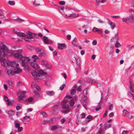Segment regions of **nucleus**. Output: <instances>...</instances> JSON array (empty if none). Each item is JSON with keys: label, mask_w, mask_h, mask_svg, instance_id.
Returning a JSON list of instances; mask_svg holds the SVG:
<instances>
[{"label": "nucleus", "mask_w": 134, "mask_h": 134, "mask_svg": "<svg viewBox=\"0 0 134 134\" xmlns=\"http://www.w3.org/2000/svg\"><path fill=\"white\" fill-rule=\"evenodd\" d=\"M31 74L32 76L35 79H38V77L40 76L41 75L46 74V73L45 72H44L41 70H39L38 73L35 71H32Z\"/></svg>", "instance_id": "nucleus-3"}, {"label": "nucleus", "mask_w": 134, "mask_h": 134, "mask_svg": "<svg viewBox=\"0 0 134 134\" xmlns=\"http://www.w3.org/2000/svg\"><path fill=\"white\" fill-rule=\"evenodd\" d=\"M128 132L129 131H128L124 130V131H123L122 132V134H127L128 133Z\"/></svg>", "instance_id": "nucleus-57"}, {"label": "nucleus", "mask_w": 134, "mask_h": 134, "mask_svg": "<svg viewBox=\"0 0 134 134\" xmlns=\"http://www.w3.org/2000/svg\"><path fill=\"white\" fill-rule=\"evenodd\" d=\"M31 87L33 89H34L35 88L37 90L39 91V87L36 85L35 83H32L31 85Z\"/></svg>", "instance_id": "nucleus-19"}, {"label": "nucleus", "mask_w": 134, "mask_h": 134, "mask_svg": "<svg viewBox=\"0 0 134 134\" xmlns=\"http://www.w3.org/2000/svg\"><path fill=\"white\" fill-rule=\"evenodd\" d=\"M42 40L45 44H51L53 42L52 41L48 39V38L45 36L43 37Z\"/></svg>", "instance_id": "nucleus-11"}, {"label": "nucleus", "mask_w": 134, "mask_h": 134, "mask_svg": "<svg viewBox=\"0 0 134 134\" xmlns=\"http://www.w3.org/2000/svg\"><path fill=\"white\" fill-rule=\"evenodd\" d=\"M33 98L32 97L29 98L28 99L26 100L25 102L30 103L32 102L33 100Z\"/></svg>", "instance_id": "nucleus-30"}, {"label": "nucleus", "mask_w": 134, "mask_h": 134, "mask_svg": "<svg viewBox=\"0 0 134 134\" xmlns=\"http://www.w3.org/2000/svg\"><path fill=\"white\" fill-rule=\"evenodd\" d=\"M119 39V36L118 34L116 33L115 35L113 36L110 40V42L115 44V43L118 41Z\"/></svg>", "instance_id": "nucleus-10"}, {"label": "nucleus", "mask_w": 134, "mask_h": 134, "mask_svg": "<svg viewBox=\"0 0 134 134\" xmlns=\"http://www.w3.org/2000/svg\"><path fill=\"white\" fill-rule=\"evenodd\" d=\"M62 104L63 105L62 108H63L67 109L69 108L70 106L72 107L74 105V100L73 99H72L68 103L67 100H64L62 101Z\"/></svg>", "instance_id": "nucleus-2"}, {"label": "nucleus", "mask_w": 134, "mask_h": 134, "mask_svg": "<svg viewBox=\"0 0 134 134\" xmlns=\"http://www.w3.org/2000/svg\"><path fill=\"white\" fill-rule=\"evenodd\" d=\"M7 105L9 106H11L13 105V102L11 101L8 100L7 102Z\"/></svg>", "instance_id": "nucleus-43"}, {"label": "nucleus", "mask_w": 134, "mask_h": 134, "mask_svg": "<svg viewBox=\"0 0 134 134\" xmlns=\"http://www.w3.org/2000/svg\"><path fill=\"white\" fill-rule=\"evenodd\" d=\"M36 51L39 54L40 57L44 58L47 56L46 52L41 48H36L35 49Z\"/></svg>", "instance_id": "nucleus-7"}, {"label": "nucleus", "mask_w": 134, "mask_h": 134, "mask_svg": "<svg viewBox=\"0 0 134 134\" xmlns=\"http://www.w3.org/2000/svg\"><path fill=\"white\" fill-rule=\"evenodd\" d=\"M30 65L34 69L36 70L38 69V66L37 64L34 62H30Z\"/></svg>", "instance_id": "nucleus-15"}, {"label": "nucleus", "mask_w": 134, "mask_h": 134, "mask_svg": "<svg viewBox=\"0 0 134 134\" xmlns=\"http://www.w3.org/2000/svg\"><path fill=\"white\" fill-rule=\"evenodd\" d=\"M16 109L17 110H20V109L21 107L20 106H17L16 107Z\"/></svg>", "instance_id": "nucleus-58"}, {"label": "nucleus", "mask_w": 134, "mask_h": 134, "mask_svg": "<svg viewBox=\"0 0 134 134\" xmlns=\"http://www.w3.org/2000/svg\"><path fill=\"white\" fill-rule=\"evenodd\" d=\"M66 119H65L64 118H63L61 120V122L62 123H64Z\"/></svg>", "instance_id": "nucleus-63"}, {"label": "nucleus", "mask_w": 134, "mask_h": 134, "mask_svg": "<svg viewBox=\"0 0 134 134\" xmlns=\"http://www.w3.org/2000/svg\"><path fill=\"white\" fill-rule=\"evenodd\" d=\"M107 112H108V111L107 110H106L105 111V113H104V115H103V117H104L106 116L107 115Z\"/></svg>", "instance_id": "nucleus-59"}, {"label": "nucleus", "mask_w": 134, "mask_h": 134, "mask_svg": "<svg viewBox=\"0 0 134 134\" xmlns=\"http://www.w3.org/2000/svg\"><path fill=\"white\" fill-rule=\"evenodd\" d=\"M92 31L93 32H97L98 33L100 34H102V29H98L96 27H94L92 29Z\"/></svg>", "instance_id": "nucleus-12"}, {"label": "nucleus", "mask_w": 134, "mask_h": 134, "mask_svg": "<svg viewBox=\"0 0 134 134\" xmlns=\"http://www.w3.org/2000/svg\"><path fill=\"white\" fill-rule=\"evenodd\" d=\"M114 114L113 113H111L109 114V116L110 117H112L114 116Z\"/></svg>", "instance_id": "nucleus-61"}, {"label": "nucleus", "mask_w": 134, "mask_h": 134, "mask_svg": "<svg viewBox=\"0 0 134 134\" xmlns=\"http://www.w3.org/2000/svg\"><path fill=\"white\" fill-rule=\"evenodd\" d=\"M34 93L35 96L36 97H40L41 95L36 91H34Z\"/></svg>", "instance_id": "nucleus-31"}, {"label": "nucleus", "mask_w": 134, "mask_h": 134, "mask_svg": "<svg viewBox=\"0 0 134 134\" xmlns=\"http://www.w3.org/2000/svg\"><path fill=\"white\" fill-rule=\"evenodd\" d=\"M81 118L82 119L85 117V114L84 113H82L80 115Z\"/></svg>", "instance_id": "nucleus-41"}, {"label": "nucleus", "mask_w": 134, "mask_h": 134, "mask_svg": "<svg viewBox=\"0 0 134 134\" xmlns=\"http://www.w3.org/2000/svg\"><path fill=\"white\" fill-rule=\"evenodd\" d=\"M65 84H63L62 85H61L60 86V89L61 90H63L64 88V87H65Z\"/></svg>", "instance_id": "nucleus-40"}, {"label": "nucleus", "mask_w": 134, "mask_h": 134, "mask_svg": "<svg viewBox=\"0 0 134 134\" xmlns=\"http://www.w3.org/2000/svg\"><path fill=\"white\" fill-rule=\"evenodd\" d=\"M53 122V121L52 119H51L49 120H44L43 121L42 124L43 125H44L48 123H52Z\"/></svg>", "instance_id": "nucleus-21"}, {"label": "nucleus", "mask_w": 134, "mask_h": 134, "mask_svg": "<svg viewBox=\"0 0 134 134\" xmlns=\"http://www.w3.org/2000/svg\"><path fill=\"white\" fill-rule=\"evenodd\" d=\"M26 92L25 91H22L19 90L17 92V96H18V101L21 102L23 100V98L25 96V94L26 93Z\"/></svg>", "instance_id": "nucleus-4"}, {"label": "nucleus", "mask_w": 134, "mask_h": 134, "mask_svg": "<svg viewBox=\"0 0 134 134\" xmlns=\"http://www.w3.org/2000/svg\"><path fill=\"white\" fill-rule=\"evenodd\" d=\"M8 3L9 4L11 5H13L15 4V2L13 1H9Z\"/></svg>", "instance_id": "nucleus-32"}, {"label": "nucleus", "mask_w": 134, "mask_h": 134, "mask_svg": "<svg viewBox=\"0 0 134 134\" xmlns=\"http://www.w3.org/2000/svg\"><path fill=\"white\" fill-rule=\"evenodd\" d=\"M15 33L18 36L20 37H25V34L21 32H18L16 31L15 32Z\"/></svg>", "instance_id": "nucleus-22"}, {"label": "nucleus", "mask_w": 134, "mask_h": 134, "mask_svg": "<svg viewBox=\"0 0 134 134\" xmlns=\"http://www.w3.org/2000/svg\"><path fill=\"white\" fill-rule=\"evenodd\" d=\"M115 46L116 48H119L121 47V44L118 42L115 43Z\"/></svg>", "instance_id": "nucleus-35"}, {"label": "nucleus", "mask_w": 134, "mask_h": 134, "mask_svg": "<svg viewBox=\"0 0 134 134\" xmlns=\"http://www.w3.org/2000/svg\"><path fill=\"white\" fill-rule=\"evenodd\" d=\"M20 59L22 61L20 64L23 66L25 65V64L26 65L30 62V60L29 57L23 56Z\"/></svg>", "instance_id": "nucleus-6"}, {"label": "nucleus", "mask_w": 134, "mask_h": 134, "mask_svg": "<svg viewBox=\"0 0 134 134\" xmlns=\"http://www.w3.org/2000/svg\"><path fill=\"white\" fill-rule=\"evenodd\" d=\"M107 0H101L100 1V2L102 3H104Z\"/></svg>", "instance_id": "nucleus-62"}, {"label": "nucleus", "mask_w": 134, "mask_h": 134, "mask_svg": "<svg viewBox=\"0 0 134 134\" xmlns=\"http://www.w3.org/2000/svg\"><path fill=\"white\" fill-rule=\"evenodd\" d=\"M67 39L68 40H70L71 38V36L70 35H68L66 36Z\"/></svg>", "instance_id": "nucleus-52"}, {"label": "nucleus", "mask_w": 134, "mask_h": 134, "mask_svg": "<svg viewBox=\"0 0 134 134\" xmlns=\"http://www.w3.org/2000/svg\"><path fill=\"white\" fill-rule=\"evenodd\" d=\"M37 35L35 34L32 33L29 31L27 32V35H25V38H36Z\"/></svg>", "instance_id": "nucleus-9"}, {"label": "nucleus", "mask_w": 134, "mask_h": 134, "mask_svg": "<svg viewBox=\"0 0 134 134\" xmlns=\"http://www.w3.org/2000/svg\"><path fill=\"white\" fill-rule=\"evenodd\" d=\"M58 48L59 49L62 50L66 47V45L65 43H58Z\"/></svg>", "instance_id": "nucleus-14"}, {"label": "nucleus", "mask_w": 134, "mask_h": 134, "mask_svg": "<svg viewBox=\"0 0 134 134\" xmlns=\"http://www.w3.org/2000/svg\"><path fill=\"white\" fill-rule=\"evenodd\" d=\"M77 38L75 37L72 41L71 43L74 46H76L77 44Z\"/></svg>", "instance_id": "nucleus-23"}, {"label": "nucleus", "mask_w": 134, "mask_h": 134, "mask_svg": "<svg viewBox=\"0 0 134 134\" xmlns=\"http://www.w3.org/2000/svg\"><path fill=\"white\" fill-rule=\"evenodd\" d=\"M46 93L49 96L53 95L54 94V92L52 91H47L46 92Z\"/></svg>", "instance_id": "nucleus-28"}, {"label": "nucleus", "mask_w": 134, "mask_h": 134, "mask_svg": "<svg viewBox=\"0 0 134 134\" xmlns=\"http://www.w3.org/2000/svg\"><path fill=\"white\" fill-rule=\"evenodd\" d=\"M34 4L37 7L40 5V0H35L34 2Z\"/></svg>", "instance_id": "nucleus-17"}, {"label": "nucleus", "mask_w": 134, "mask_h": 134, "mask_svg": "<svg viewBox=\"0 0 134 134\" xmlns=\"http://www.w3.org/2000/svg\"><path fill=\"white\" fill-rule=\"evenodd\" d=\"M23 52V50L22 49H19L15 51H13L12 53H13V56L14 57L18 59H20L22 55H20V54Z\"/></svg>", "instance_id": "nucleus-5"}, {"label": "nucleus", "mask_w": 134, "mask_h": 134, "mask_svg": "<svg viewBox=\"0 0 134 134\" xmlns=\"http://www.w3.org/2000/svg\"><path fill=\"white\" fill-rule=\"evenodd\" d=\"M23 129L22 127H20L17 130L18 132H20L22 131Z\"/></svg>", "instance_id": "nucleus-49"}, {"label": "nucleus", "mask_w": 134, "mask_h": 134, "mask_svg": "<svg viewBox=\"0 0 134 134\" xmlns=\"http://www.w3.org/2000/svg\"><path fill=\"white\" fill-rule=\"evenodd\" d=\"M20 124L18 123H15V127L17 130L20 127Z\"/></svg>", "instance_id": "nucleus-39"}, {"label": "nucleus", "mask_w": 134, "mask_h": 134, "mask_svg": "<svg viewBox=\"0 0 134 134\" xmlns=\"http://www.w3.org/2000/svg\"><path fill=\"white\" fill-rule=\"evenodd\" d=\"M4 17V15H3V14H0V19L3 18Z\"/></svg>", "instance_id": "nucleus-64"}, {"label": "nucleus", "mask_w": 134, "mask_h": 134, "mask_svg": "<svg viewBox=\"0 0 134 134\" xmlns=\"http://www.w3.org/2000/svg\"><path fill=\"white\" fill-rule=\"evenodd\" d=\"M8 49L5 46H3L0 48V60L2 61L1 65L6 67L5 71L8 75H13L18 74L22 71V70L18 67V64H16L14 62H9L7 59L6 55L8 53Z\"/></svg>", "instance_id": "nucleus-1"}, {"label": "nucleus", "mask_w": 134, "mask_h": 134, "mask_svg": "<svg viewBox=\"0 0 134 134\" xmlns=\"http://www.w3.org/2000/svg\"><path fill=\"white\" fill-rule=\"evenodd\" d=\"M69 13H70L69 11H67L66 12V14L65 15V16L66 18H74L76 17H78L79 16L78 14L76 15V14L75 13H73L71 14H69Z\"/></svg>", "instance_id": "nucleus-8"}, {"label": "nucleus", "mask_w": 134, "mask_h": 134, "mask_svg": "<svg viewBox=\"0 0 134 134\" xmlns=\"http://www.w3.org/2000/svg\"><path fill=\"white\" fill-rule=\"evenodd\" d=\"M71 109V108L66 110H65L64 111H63V112H65L66 113H67L68 112H69L70 111V110Z\"/></svg>", "instance_id": "nucleus-56"}, {"label": "nucleus", "mask_w": 134, "mask_h": 134, "mask_svg": "<svg viewBox=\"0 0 134 134\" xmlns=\"http://www.w3.org/2000/svg\"><path fill=\"white\" fill-rule=\"evenodd\" d=\"M86 118L87 119H89L88 120L86 121V122H88L90 121H91L93 119L92 116L91 115H88L87 117Z\"/></svg>", "instance_id": "nucleus-27"}, {"label": "nucleus", "mask_w": 134, "mask_h": 134, "mask_svg": "<svg viewBox=\"0 0 134 134\" xmlns=\"http://www.w3.org/2000/svg\"><path fill=\"white\" fill-rule=\"evenodd\" d=\"M60 12L62 14H64V12H63V10L64 9V7L63 6L59 7H58Z\"/></svg>", "instance_id": "nucleus-26"}, {"label": "nucleus", "mask_w": 134, "mask_h": 134, "mask_svg": "<svg viewBox=\"0 0 134 134\" xmlns=\"http://www.w3.org/2000/svg\"><path fill=\"white\" fill-rule=\"evenodd\" d=\"M24 119L25 120H27L28 119H30V116H25L24 118Z\"/></svg>", "instance_id": "nucleus-55"}, {"label": "nucleus", "mask_w": 134, "mask_h": 134, "mask_svg": "<svg viewBox=\"0 0 134 134\" xmlns=\"http://www.w3.org/2000/svg\"><path fill=\"white\" fill-rule=\"evenodd\" d=\"M14 20H16V21L17 22H20V23L22 21H23V20L22 19H20L19 18H17V19H15Z\"/></svg>", "instance_id": "nucleus-38"}, {"label": "nucleus", "mask_w": 134, "mask_h": 134, "mask_svg": "<svg viewBox=\"0 0 134 134\" xmlns=\"http://www.w3.org/2000/svg\"><path fill=\"white\" fill-rule=\"evenodd\" d=\"M81 86L78 87L77 89V90L78 92H80L81 91Z\"/></svg>", "instance_id": "nucleus-53"}, {"label": "nucleus", "mask_w": 134, "mask_h": 134, "mask_svg": "<svg viewBox=\"0 0 134 134\" xmlns=\"http://www.w3.org/2000/svg\"><path fill=\"white\" fill-rule=\"evenodd\" d=\"M28 65L27 64L26 65V64H25V65L24 66H25V69L26 71H27L28 70L29 67V66L27 65Z\"/></svg>", "instance_id": "nucleus-46"}, {"label": "nucleus", "mask_w": 134, "mask_h": 134, "mask_svg": "<svg viewBox=\"0 0 134 134\" xmlns=\"http://www.w3.org/2000/svg\"><path fill=\"white\" fill-rule=\"evenodd\" d=\"M129 83H130V90L132 92L134 93L133 89H134V85L131 81H130Z\"/></svg>", "instance_id": "nucleus-18"}, {"label": "nucleus", "mask_w": 134, "mask_h": 134, "mask_svg": "<svg viewBox=\"0 0 134 134\" xmlns=\"http://www.w3.org/2000/svg\"><path fill=\"white\" fill-rule=\"evenodd\" d=\"M111 126V125L110 124H105L104 126V129H107L109 128Z\"/></svg>", "instance_id": "nucleus-34"}, {"label": "nucleus", "mask_w": 134, "mask_h": 134, "mask_svg": "<svg viewBox=\"0 0 134 134\" xmlns=\"http://www.w3.org/2000/svg\"><path fill=\"white\" fill-rule=\"evenodd\" d=\"M98 22L100 23L103 24V23H104L103 21L99 19H98Z\"/></svg>", "instance_id": "nucleus-54"}, {"label": "nucleus", "mask_w": 134, "mask_h": 134, "mask_svg": "<svg viewBox=\"0 0 134 134\" xmlns=\"http://www.w3.org/2000/svg\"><path fill=\"white\" fill-rule=\"evenodd\" d=\"M128 118L129 119H132L134 118V117L133 116L131 115H129L128 116Z\"/></svg>", "instance_id": "nucleus-50"}, {"label": "nucleus", "mask_w": 134, "mask_h": 134, "mask_svg": "<svg viewBox=\"0 0 134 134\" xmlns=\"http://www.w3.org/2000/svg\"><path fill=\"white\" fill-rule=\"evenodd\" d=\"M109 24L110 26L111 29L113 30L115 27V23L110 21H108Z\"/></svg>", "instance_id": "nucleus-20"}, {"label": "nucleus", "mask_w": 134, "mask_h": 134, "mask_svg": "<svg viewBox=\"0 0 134 134\" xmlns=\"http://www.w3.org/2000/svg\"><path fill=\"white\" fill-rule=\"evenodd\" d=\"M74 58H75V60L76 61V63L77 65H78V68L77 69V68H76V69L77 70H79L80 69V59L78 58L74 57Z\"/></svg>", "instance_id": "nucleus-13"}, {"label": "nucleus", "mask_w": 134, "mask_h": 134, "mask_svg": "<svg viewBox=\"0 0 134 134\" xmlns=\"http://www.w3.org/2000/svg\"><path fill=\"white\" fill-rule=\"evenodd\" d=\"M42 64L43 65L47 67L48 69H50L52 67L51 66L49 65L48 63L45 61L43 60L42 62Z\"/></svg>", "instance_id": "nucleus-16"}, {"label": "nucleus", "mask_w": 134, "mask_h": 134, "mask_svg": "<svg viewBox=\"0 0 134 134\" xmlns=\"http://www.w3.org/2000/svg\"><path fill=\"white\" fill-rule=\"evenodd\" d=\"M130 20V18L127 17H126L125 18H122V21L123 22L127 23Z\"/></svg>", "instance_id": "nucleus-24"}, {"label": "nucleus", "mask_w": 134, "mask_h": 134, "mask_svg": "<svg viewBox=\"0 0 134 134\" xmlns=\"http://www.w3.org/2000/svg\"><path fill=\"white\" fill-rule=\"evenodd\" d=\"M113 108V104H110L109 107V110H112V108Z\"/></svg>", "instance_id": "nucleus-42"}, {"label": "nucleus", "mask_w": 134, "mask_h": 134, "mask_svg": "<svg viewBox=\"0 0 134 134\" xmlns=\"http://www.w3.org/2000/svg\"><path fill=\"white\" fill-rule=\"evenodd\" d=\"M88 100H84L83 101V105L84 107L86 109H87V108L86 107L85 105H87L88 104Z\"/></svg>", "instance_id": "nucleus-25"}, {"label": "nucleus", "mask_w": 134, "mask_h": 134, "mask_svg": "<svg viewBox=\"0 0 134 134\" xmlns=\"http://www.w3.org/2000/svg\"><path fill=\"white\" fill-rule=\"evenodd\" d=\"M128 96H130V97H133V96H134V94H132V93L129 91L128 92Z\"/></svg>", "instance_id": "nucleus-48"}, {"label": "nucleus", "mask_w": 134, "mask_h": 134, "mask_svg": "<svg viewBox=\"0 0 134 134\" xmlns=\"http://www.w3.org/2000/svg\"><path fill=\"white\" fill-rule=\"evenodd\" d=\"M76 90L75 89L73 88L70 91V94L71 95H73L76 93Z\"/></svg>", "instance_id": "nucleus-29"}, {"label": "nucleus", "mask_w": 134, "mask_h": 134, "mask_svg": "<svg viewBox=\"0 0 134 134\" xmlns=\"http://www.w3.org/2000/svg\"><path fill=\"white\" fill-rule=\"evenodd\" d=\"M57 128V126H52L51 128V130L52 131H54Z\"/></svg>", "instance_id": "nucleus-45"}, {"label": "nucleus", "mask_w": 134, "mask_h": 134, "mask_svg": "<svg viewBox=\"0 0 134 134\" xmlns=\"http://www.w3.org/2000/svg\"><path fill=\"white\" fill-rule=\"evenodd\" d=\"M32 58L34 59L33 60L35 62L37 59V57L36 55H34L32 57Z\"/></svg>", "instance_id": "nucleus-36"}, {"label": "nucleus", "mask_w": 134, "mask_h": 134, "mask_svg": "<svg viewBox=\"0 0 134 134\" xmlns=\"http://www.w3.org/2000/svg\"><path fill=\"white\" fill-rule=\"evenodd\" d=\"M123 115L124 116H127V114L129 113L126 110H123Z\"/></svg>", "instance_id": "nucleus-33"}, {"label": "nucleus", "mask_w": 134, "mask_h": 134, "mask_svg": "<svg viewBox=\"0 0 134 134\" xmlns=\"http://www.w3.org/2000/svg\"><path fill=\"white\" fill-rule=\"evenodd\" d=\"M59 3L60 5H63L65 4V2L64 1H60L59 2Z\"/></svg>", "instance_id": "nucleus-47"}, {"label": "nucleus", "mask_w": 134, "mask_h": 134, "mask_svg": "<svg viewBox=\"0 0 134 134\" xmlns=\"http://www.w3.org/2000/svg\"><path fill=\"white\" fill-rule=\"evenodd\" d=\"M97 134H102V129L101 127L99 129Z\"/></svg>", "instance_id": "nucleus-37"}, {"label": "nucleus", "mask_w": 134, "mask_h": 134, "mask_svg": "<svg viewBox=\"0 0 134 134\" xmlns=\"http://www.w3.org/2000/svg\"><path fill=\"white\" fill-rule=\"evenodd\" d=\"M97 42L96 40H94L92 41V44L93 45H95L97 44Z\"/></svg>", "instance_id": "nucleus-44"}, {"label": "nucleus", "mask_w": 134, "mask_h": 134, "mask_svg": "<svg viewBox=\"0 0 134 134\" xmlns=\"http://www.w3.org/2000/svg\"><path fill=\"white\" fill-rule=\"evenodd\" d=\"M33 110V109L31 108H28L27 110V112L29 113L31 111Z\"/></svg>", "instance_id": "nucleus-51"}, {"label": "nucleus", "mask_w": 134, "mask_h": 134, "mask_svg": "<svg viewBox=\"0 0 134 134\" xmlns=\"http://www.w3.org/2000/svg\"><path fill=\"white\" fill-rule=\"evenodd\" d=\"M96 57V55L95 54H93L92 55L91 57V58L93 59H95Z\"/></svg>", "instance_id": "nucleus-60"}]
</instances>
